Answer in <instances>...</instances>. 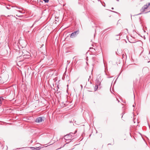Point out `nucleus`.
I'll use <instances>...</instances> for the list:
<instances>
[{
    "label": "nucleus",
    "instance_id": "obj_15",
    "mask_svg": "<svg viewBox=\"0 0 150 150\" xmlns=\"http://www.w3.org/2000/svg\"><path fill=\"white\" fill-rule=\"evenodd\" d=\"M111 9H114V8L113 7H112V8Z\"/></svg>",
    "mask_w": 150,
    "mask_h": 150
},
{
    "label": "nucleus",
    "instance_id": "obj_20",
    "mask_svg": "<svg viewBox=\"0 0 150 150\" xmlns=\"http://www.w3.org/2000/svg\"><path fill=\"white\" fill-rule=\"evenodd\" d=\"M117 1H119V0H117Z\"/></svg>",
    "mask_w": 150,
    "mask_h": 150
},
{
    "label": "nucleus",
    "instance_id": "obj_6",
    "mask_svg": "<svg viewBox=\"0 0 150 150\" xmlns=\"http://www.w3.org/2000/svg\"><path fill=\"white\" fill-rule=\"evenodd\" d=\"M42 118L41 117H38L37 118L36 120V122H40L42 121Z\"/></svg>",
    "mask_w": 150,
    "mask_h": 150
},
{
    "label": "nucleus",
    "instance_id": "obj_4",
    "mask_svg": "<svg viewBox=\"0 0 150 150\" xmlns=\"http://www.w3.org/2000/svg\"><path fill=\"white\" fill-rule=\"evenodd\" d=\"M69 102H67V101H65L64 102H62V103H61L60 105L62 107H64L65 106H66L67 105H68V103Z\"/></svg>",
    "mask_w": 150,
    "mask_h": 150
},
{
    "label": "nucleus",
    "instance_id": "obj_9",
    "mask_svg": "<svg viewBox=\"0 0 150 150\" xmlns=\"http://www.w3.org/2000/svg\"><path fill=\"white\" fill-rule=\"evenodd\" d=\"M98 88V86L96 85L94 88V91H96L97 90Z\"/></svg>",
    "mask_w": 150,
    "mask_h": 150
},
{
    "label": "nucleus",
    "instance_id": "obj_18",
    "mask_svg": "<svg viewBox=\"0 0 150 150\" xmlns=\"http://www.w3.org/2000/svg\"><path fill=\"white\" fill-rule=\"evenodd\" d=\"M116 36H119V35H117Z\"/></svg>",
    "mask_w": 150,
    "mask_h": 150
},
{
    "label": "nucleus",
    "instance_id": "obj_12",
    "mask_svg": "<svg viewBox=\"0 0 150 150\" xmlns=\"http://www.w3.org/2000/svg\"><path fill=\"white\" fill-rule=\"evenodd\" d=\"M16 16L19 17H21L22 16H18L17 15H16Z\"/></svg>",
    "mask_w": 150,
    "mask_h": 150
},
{
    "label": "nucleus",
    "instance_id": "obj_5",
    "mask_svg": "<svg viewBox=\"0 0 150 150\" xmlns=\"http://www.w3.org/2000/svg\"><path fill=\"white\" fill-rule=\"evenodd\" d=\"M101 83V79H100L99 80V79H96V85L98 86V85H100Z\"/></svg>",
    "mask_w": 150,
    "mask_h": 150
},
{
    "label": "nucleus",
    "instance_id": "obj_17",
    "mask_svg": "<svg viewBox=\"0 0 150 150\" xmlns=\"http://www.w3.org/2000/svg\"><path fill=\"white\" fill-rule=\"evenodd\" d=\"M133 107H134V105H133Z\"/></svg>",
    "mask_w": 150,
    "mask_h": 150
},
{
    "label": "nucleus",
    "instance_id": "obj_13",
    "mask_svg": "<svg viewBox=\"0 0 150 150\" xmlns=\"http://www.w3.org/2000/svg\"><path fill=\"white\" fill-rule=\"evenodd\" d=\"M111 11L112 12H114V13H117V12H116L115 11Z\"/></svg>",
    "mask_w": 150,
    "mask_h": 150
},
{
    "label": "nucleus",
    "instance_id": "obj_11",
    "mask_svg": "<svg viewBox=\"0 0 150 150\" xmlns=\"http://www.w3.org/2000/svg\"><path fill=\"white\" fill-rule=\"evenodd\" d=\"M6 8L7 9H10V6H6Z\"/></svg>",
    "mask_w": 150,
    "mask_h": 150
},
{
    "label": "nucleus",
    "instance_id": "obj_19",
    "mask_svg": "<svg viewBox=\"0 0 150 150\" xmlns=\"http://www.w3.org/2000/svg\"><path fill=\"white\" fill-rule=\"evenodd\" d=\"M122 108H124V107L123 106L122 107Z\"/></svg>",
    "mask_w": 150,
    "mask_h": 150
},
{
    "label": "nucleus",
    "instance_id": "obj_10",
    "mask_svg": "<svg viewBox=\"0 0 150 150\" xmlns=\"http://www.w3.org/2000/svg\"><path fill=\"white\" fill-rule=\"evenodd\" d=\"M3 99L1 97H0V104L1 103L2 101L3 100Z\"/></svg>",
    "mask_w": 150,
    "mask_h": 150
},
{
    "label": "nucleus",
    "instance_id": "obj_16",
    "mask_svg": "<svg viewBox=\"0 0 150 150\" xmlns=\"http://www.w3.org/2000/svg\"><path fill=\"white\" fill-rule=\"evenodd\" d=\"M119 38H120V37H119V38L118 39H117V40H118L119 39Z\"/></svg>",
    "mask_w": 150,
    "mask_h": 150
},
{
    "label": "nucleus",
    "instance_id": "obj_14",
    "mask_svg": "<svg viewBox=\"0 0 150 150\" xmlns=\"http://www.w3.org/2000/svg\"><path fill=\"white\" fill-rule=\"evenodd\" d=\"M76 132H77V131H76H76H75V133H74V134H75L76 133Z\"/></svg>",
    "mask_w": 150,
    "mask_h": 150
},
{
    "label": "nucleus",
    "instance_id": "obj_1",
    "mask_svg": "<svg viewBox=\"0 0 150 150\" xmlns=\"http://www.w3.org/2000/svg\"><path fill=\"white\" fill-rule=\"evenodd\" d=\"M79 33V30L75 31L71 33L70 36V38H73L75 37Z\"/></svg>",
    "mask_w": 150,
    "mask_h": 150
},
{
    "label": "nucleus",
    "instance_id": "obj_7",
    "mask_svg": "<svg viewBox=\"0 0 150 150\" xmlns=\"http://www.w3.org/2000/svg\"><path fill=\"white\" fill-rule=\"evenodd\" d=\"M23 58L25 59H27L29 58L30 56L28 54H24L23 55Z\"/></svg>",
    "mask_w": 150,
    "mask_h": 150
},
{
    "label": "nucleus",
    "instance_id": "obj_2",
    "mask_svg": "<svg viewBox=\"0 0 150 150\" xmlns=\"http://www.w3.org/2000/svg\"><path fill=\"white\" fill-rule=\"evenodd\" d=\"M72 133H70L69 134H67L64 136V139L67 141L70 140L72 139Z\"/></svg>",
    "mask_w": 150,
    "mask_h": 150
},
{
    "label": "nucleus",
    "instance_id": "obj_3",
    "mask_svg": "<svg viewBox=\"0 0 150 150\" xmlns=\"http://www.w3.org/2000/svg\"><path fill=\"white\" fill-rule=\"evenodd\" d=\"M150 5V3H148L146 5H144L141 9L142 11H144L145 9H146Z\"/></svg>",
    "mask_w": 150,
    "mask_h": 150
},
{
    "label": "nucleus",
    "instance_id": "obj_8",
    "mask_svg": "<svg viewBox=\"0 0 150 150\" xmlns=\"http://www.w3.org/2000/svg\"><path fill=\"white\" fill-rule=\"evenodd\" d=\"M30 148L32 149L33 150H39L41 148L40 147H37L36 148H34L33 147H30Z\"/></svg>",
    "mask_w": 150,
    "mask_h": 150
}]
</instances>
